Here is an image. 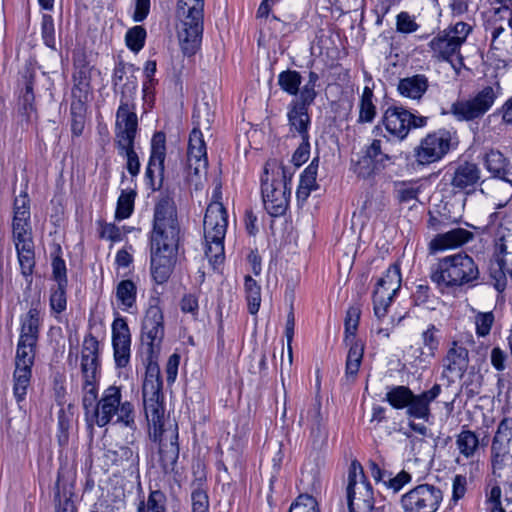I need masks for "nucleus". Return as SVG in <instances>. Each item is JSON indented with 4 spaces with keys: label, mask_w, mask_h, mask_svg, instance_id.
<instances>
[{
    "label": "nucleus",
    "mask_w": 512,
    "mask_h": 512,
    "mask_svg": "<svg viewBox=\"0 0 512 512\" xmlns=\"http://www.w3.org/2000/svg\"><path fill=\"white\" fill-rule=\"evenodd\" d=\"M397 31L401 33H412L418 30L419 25L416 23L414 16L408 12H401L396 19Z\"/></svg>",
    "instance_id": "61"
},
{
    "label": "nucleus",
    "mask_w": 512,
    "mask_h": 512,
    "mask_svg": "<svg viewBox=\"0 0 512 512\" xmlns=\"http://www.w3.org/2000/svg\"><path fill=\"white\" fill-rule=\"evenodd\" d=\"M306 419L310 425L311 437L314 444H323L327 437L328 432L326 430L323 417L321 414V403L316 400L310 409L307 411Z\"/></svg>",
    "instance_id": "33"
},
{
    "label": "nucleus",
    "mask_w": 512,
    "mask_h": 512,
    "mask_svg": "<svg viewBox=\"0 0 512 512\" xmlns=\"http://www.w3.org/2000/svg\"><path fill=\"white\" fill-rule=\"evenodd\" d=\"M500 90L499 84L486 86L472 98L454 102L450 107V113L459 121L480 118L493 106Z\"/></svg>",
    "instance_id": "11"
},
{
    "label": "nucleus",
    "mask_w": 512,
    "mask_h": 512,
    "mask_svg": "<svg viewBox=\"0 0 512 512\" xmlns=\"http://www.w3.org/2000/svg\"><path fill=\"white\" fill-rule=\"evenodd\" d=\"M432 57L451 63L454 69L463 65V58L460 55V48L457 41L448 37L445 32L439 33L429 42Z\"/></svg>",
    "instance_id": "23"
},
{
    "label": "nucleus",
    "mask_w": 512,
    "mask_h": 512,
    "mask_svg": "<svg viewBox=\"0 0 512 512\" xmlns=\"http://www.w3.org/2000/svg\"><path fill=\"white\" fill-rule=\"evenodd\" d=\"M291 173L277 160L267 161L261 179V192L266 211L273 217L283 215L290 198Z\"/></svg>",
    "instance_id": "4"
},
{
    "label": "nucleus",
    "mask_w": 512,
    "mask_h": 512,
    "mask_svg": "<svg viewBox=\"0 0 512 512\" xmlns=\"http://www.w3.org/2000/svg\"><path fill=\"white\" fill-rule=\"evenodd\" d=\"M224 238L205 239L207 244L205 255L214 268L224 260Z\"/></svg>",
    "instance_id": "50"
},
{
    "label": "nucleus",
    "mask_w": 512,
    "mask_h": 512,
    "mask_svg": "<svg viewBox=\"0 0 512 512\" xmlns=\"http://www.w3.org/2000/svg\"><path fill=\"white\" fill-rule=\"evenodd\" d=\"M86 103L71 102V131L74 136H80L85 126Z\"/></svg>",
    "instance_id": "48"
},
{
    "label": "nucleus",
    "mask_w": 512,
    "mask_h": 512,
    "mask_svg": "<svg viewBox=\"0 0 512 512\" xmlns=\"http://www.w3.org/2000/svg\"><path fill=\"white\" fill-rule=\"evenodd\" d=\"M469 365L468 350L453 342L443 359L444 370L456 377H462Z\"/></svg>",
    "instance_id": "28"
},
{
    "label": "nucleus",
    "mask_w": 512,
    "mask_h": 512,
    "mask_svg": "<svg viewBox=\"0 0 512 512\" xmlns=\"http://www.w3.org/2000/svg\"><path fill=\"white\" fill-rule=\"evenodd\" d=\"M428 118L415 115L403 106H389L382 116V124L386 131L398 140H404L411 129L427 125Z\"/></svg>",
    "instance_id": "13"
},
{
    "label": "nucleus",
    "mask_w": 512,
    "mask_h": 512,
    "mask_svg": "<svg viewBox=\"0 0 512 512\" xmlns=\"http://www.w3.org/2000/svg\"><path fill=\"white\" fill-rule=\"evenodd\" d=\"M192 512H210L209 497L201 488L194 489L191 493Z\"/></svg>",
    "instance_id": "59"
},
{
    "label": "nucleus",
    "mask_w": 512,
    "mask_h": 512,
    "mask_svg": "<svg viewBox=\"0 0 512 512\" xmlns=\"http://www.w3.org/2000/svg\"><path fill=\"white\" fill-rule=\"evenodd\" d=\"M480 179V170L476 164L463 163L459 165L452 177L451 185L459 190L473 187Z\"/></svg>",
    "instance_id": "34"
},
{
    "label": "nucleus",
    "mask_w": 512,
    "mask_h": 512,
    "mask_svg": "<svg viewBox=\"0 0 512 512\" xmlns=\"http://www.w3.org/2000/svg\"><path fill=\"white\" fill-rule=\"evenodd\" d=\"M41 34L44 44L47 47L56 50L54 21L50 15H44L42 18Z\"/></svg>",
    "instance_id": "57"
},
{
    "label": "nucleus",
    "mask_w": 512,
    "mask_h": 512,
    "mask_svg": "<svg viewBox=\"0 0 512 512\" xmlns=\"http://www.w3.org/2000/svg\"><path fill=\"white\" fill-rule=\"evenodd\" d=\"M382 170V168L365 153L354 165L353 171L362 178H368Z\"/></svg>",
    "instance_id": "52"
},
{
    "label": "nucleus",
    "mask_w": 512,
    "mask_h": 512,
    "mask_svg": "<svg viewBox=\"0 0 512 512\" xmlns=\"http://www.w3.org/2000/svg\"><path fill=\"white\" fill-rule=\"evenodd\" d=\"M12 233L21 272L24 277H29L35 266L31 225H12Z\"/></svg>",
    "instance_id": "17"
},
{
    "label": "nucleus",
    "mask_w": 512,
    "mask_h": 512,
    "mask_svg": "<svg viewBox=\"0 0 512 512\" xmlns=\"http://www.w3.org/2000/svg\"><path fill=\"white\" fill-rule=\"evenodd\" d=\"M214 110L209 101L203 99L194 107L193 119L195 127L209 129L213 122Z\"/></svg>",
    "instance_id": "42"
},
{
    "label": "nucleus",
    "mask_w": 512,
    "mask_h": 512,
    "mask_svg": "<svg viewBox=\"0 0 512 512\" xmlns=\"http://www.w3.org/2000/svg\"><path fill=\"white\" fill-rule=\"evenodd\" d=\"M134 192H125L122 191L121 195L118 198L117 208L115 216L119 220H123L128 218L133 212L134 207Z\"/></svg>",
    "instance_id": "54"
},
{
    "label": "nucleus",
    "mask_w": 512,
    "mask_h": 512,
    "mask_svg": "<svg viewBox=\"0 0 512 512\" xmlns=\"http://www.w3.org/2000/svg\"><path fill=\"white\" fill-rule=\"evenodd\" d=\"M494 315L492 312L479 313L475 317L476 333L478 336H486L490 333Z\"/></svg>",
    "instance_id": "63"
},
{
    "label": "nucleus",
    "mask_w": 512,
    "mask_h": 512,
    "mask_svg": "<svg viewBox=\"0 0 512 512\" xmlns=\"http://www.w3.org/2000/svg\"><path fill=\"white\" fill-rule=\"evenodd\" d=\"M165 142L166 137L163 132H156L152 137L151 155L146 170V174L149 177L153 176L155 170H157L159 173H162L164 170V160L166 151Z\"/></svg>",
    "instance_id": "32"
},
{
    "label": "nucleus",
    "mask_w": 512,
    "mask_h": 512,
    "mask_svg": "<svg viewBox=\"0 0 512 512\" xmlns=\"http://www.w3.org/2000/svg\"><path fill=\"white\" fill-rule=\"evenodd\" d=\"M289 132L293 137L309 138L310 116L308 107L290 102L287 107Z\"/></svg>",
    "instance_id": "26"
},
{
    "label": "nucleus",
    "mask_w": 512,
    "mask_h": 512,
    "mask_svg": "<svg viewBox=\"0 0 512 512\" xmlns=\"http://www.w3.org/2000/svg\"><path fill=\"white\" fill-rule=\"evenodd\" d=\"M91 73L88 65L78 67L73 74L72 102L87 103L91 93Z\"/></svg>",
    "instance_id": "31"
},
{
    "label": "nucleus",
    "mask_w": 512,
    "mask_h": 512,
    "mask_svg": "<svg viewBox=\"0 0 512 512\" xmlns=\"http://www.w3.org/2000/svg\"><path fill=\"white\" fill-rule=\"evenodd\" d=\"M373 89L365 86L359 102V117L360 123H371L376 116V106L373 103Z\"/></svg>",
    "instance_id": "40"
},
{
    "label": "nucleus",
    "mask_w": 512,
    "mask_h": 512,
    "mask_svg": "<svg viewBox=\"0 0 512 512\" xmlns=\"http://www.w3.org/2000/svg\"><path fill=\"white\" fill-rule=\"evenodd\" d=\"M472 31V26L465 22H457L455 25L448 27L443 32L452 38L454 41H457L459 47L466 41L469 33Z\"/></svg>",
    "instance_id": "56"
},
{
    "label": "nucleus",
    "mask_w": 512,
    "mask_h": 512,
    "mask_svg": "<svg viewBox=\"0 0 512 512\" xmlns=\"http://www.w3.org/2000/svg\"><path fill=\"white\" fill-rule=\"evenodd\" d=\"M66 288L67 285L56 284L55 287L51 288L50 294V307L51 310L55 313H62L66 310L67 307V298H66Z\"/></svg>",
    "instance_id": "53"
},
{
    "label": "nucleus",
    "mask_w": 512,
    "mask_h": 512,
    "mask_svg": "<svg viewBox=\"0 0 512 512\" xmlns=\"http://www.w3.org/2000/svg\"><path fill=\"white\" fill-rule=\"evenodd\" d=\"M315 87L316 85L305 83L301 89L299 88V97L292 100L291 102L297 103L301 106L309 107L317 96Z\"/></svg>",
    "instance_id": "64"
},
{
    "label": "nucleus",
    "mask_w": 512,
    "mask_h": 512,
    "mask_svg": "<svg viewBox=\"0 0 512 512\" xmlns=\"http://www.w3.org/2000/svg\"><path fill=\"white\" fill-rule=\"evenodd\" d=\"M401 283L400 267L397 264L390 265L385 274L379 278L373 293L374 315L378 320L386 316L388 308L401 288Z\"/></svg>",
    "instance_id": "14"
},
{
    "label": "nucleus",
    "mask_w": 512,
    "mask_h": 512,
    "mask_svg": "<svg viewBox=\"0 0 512 512\" xmlns=\"http://www.w3.org/2000/svg\"><path fill=\"white\" fill-rule=\"evenodd\" d=\"M441 392L442 386L437 383L419 394H414L407 386L398 385L388 390L385 400L394 409H406V415L409 418L427 422L431 417L430 405L440 396Z\"/></svg>",
    "instance_id": "5"
},
{
    "label": "nucleus",
    "mask_w": 512,
    "mask_h": 512,
    "mask_svg": "<svg viewBox=\"0 0 512 512\" xmlns=\"http://www.w3.org/2000/svg\"><path fill=\"white\" fill-rule=\"evenodd\" d=\"M137 287L132 280H122L116 287V298L124 311L130 312L136 304Z\"/></svg>",
    "instance_id": "38"
},
{
    "label": "nucleus",
    "mask_w": 512,
    "mask_h": 512,
    "mask_svg": "<svg viewBox=\"0 0 512 512\" xmlns=\"http://www.w3.org/2000/svg\"><path fill=\"white\" fill-rule=\"evenodd\" d=\"M289 512H319L318 503L308 494H300L291 504Z\"/></svg>",
    "instance_id": "55"
},
{
    "label": "nucleus",
    "mask_w": 512,
    "mask_h": 512,
    "mask_svg": "<svg viewBox=\"0 0 512 512\" xmlns=\"http://www.w3.org/2000/svg\"><path fill=\"white\" fill-rule=\"evenodd\" d=\"M318 158H314L300 176L299 184L316 189V176L318 170Z\"/></svg>",
    "instance_id": "62"
},
{
    "label": "nucleus",
    "mask_w": 512,
    "mask_h": 512,
    "mask_svg": "<svg viewBox=\"0 0 512 512\" xmlns=\"http://www.w3.org/2000/svg\"><path fill=\"white\" fill-rule=\"evenodd\" d=\"M442 491L430 484H421L401 497L404 512H436L442 501Z\"/></svg>",
    "instance_id": "15"
},
{
    "label": "nucleus",
    "mask_w": 512,
    "mask_h": 512,
    "mask_svg": "<svg viewBox=\"0 0 512 512\" xmlns=\"http://www.w3.org/2000/svg\"><path fill=\"white\" fill-rule=\"evenodd\" d=\"M133 69L132 65L119 61L113 70L112 84L114 91L120 94V109L127 100L128 110L135 113L134 96L137 90V78L128 72Z\"/></svg>",
    "instance_id": "18"
},
{
    "label": "nucleus",
    "mask_w": 512,
    "mask_h": 512,
    "mask_svg": "<svg viewBox=\"0 0 512 512\" xmlns=\"http://www.w3.org/2000/svg\"><path fill=\"white\" fill-rule=\"evenodd\" d=\"M361 311L359 307L351 306L346 312L344 321L345 337L344 342L358 341L356 339V332L359 325Z\"/></svg>",
    "instance_id": "49"
},
{
    "label": "nucleus",
    "mask_w": 512,
    "mask_h": 512,
    "mask_svg": "<svg viewBox=\"0 0 512 512\" xmlns=\"http://www.w3.org/2000/svg\"><path fill=\"white\" fill-rule=\"evenodd\" d=\"M451 134L440 129L422 139L416 149V158L420 164H430L440 160L450 149Z\"/></svg>",
    "instance_id": "16"
},
{
    "label": "nucleus",
    "mask_w": 512,
    "mask_h": 512,
    "mask_svg": "<svg viewBox=\"0 0 512 512\" xmlns=\"http://www.w3.org/2000/svg\"><path fill=\"white\" fill-rule=\"evenodd\" d=\"M127 100L116 112L115 123V145L118 154L126 157V168L132 176H136L140 171V162L137 153L134 150V142L138 129V118L136 113L128 110Z\"/></svg>",
    "instance_id": "8"
},
{
    "label": "nucleus",
    "mask_w": 512,
    "mask_h": 512,
    "mask_svg": "<svg viewBox=\"0 0 512 512\" xmlns=\"http://www.w3.org/2000/svg\"><path fill=\"white\" fill-rule=\"evenodd\" d=\"M52 276L57 284H68L66 264L59 255H55L52 259Z\"/></svg>",
    "instance_id": "60"
},
{
    "label": "nucleus",
    "mask_w": 512,
    "mask_h": 512,
    "mask_svg": "<svg viewBox=\"0 0 512 512\" xmlns=\"http://www.w3.org/2000/svg\"><path fill=\"white\" fill-rule=\"evenodd\" d=\"M183 238L177 207L170 195H161L154 206L150 232V270L157 284L166 283L175 266Z\"/></svg>",
    "instance_id": "1"
},
{
    "label": "nucleus",
    "mask_w": 512,
    "mask_h": 512,
    "mask_svg": "<svg viewBox=\"0 0 512 512\" xmlns=\"http://www.w3.org/2000/svg\"><path fill=\"white\" fill-rule=\"evenodd\" d=\"M12 225H30V199L26 191L15 197Z\"/></svg>",
    "instance_id": "39"
},
{
    "label": "nucleus",
    "mask_w": 512,
    "mask_h": 512,
    "mask_svg": "<svg viewBox=\"0 0 512 512\" xmlns=\"http://www.w3.org/2000/svg\"><path fill=\"white\" fill-rule=\"evenodd\" d=\"M245 292L248 302V311L254 315L259 311L261 304V288L251 276H245Z\"/></svg>",
    "instance_id": "44"
},
{
    "label": "nucleus",
    "mask_w": 512,
    "mask_h": 512,
    "mask_svg": "<svg viewBox=\"0 0 512 512\" xmlns=\"http://www.w3.org/2000/svg\"><path fill=\"white\" fill-rule=\"evenodd\" d=\"M495 242L494 262L491 275L495 278V288L503 291L506 287V275H512V234L502 241Z\"/></svg>",
    "instance_id": "19"
},
{
    "label": "nucleus",
    "mask_w": 512,
    "mask_h": 512,
    "mask_svg": "<svg viewBox=\"0 0 512 512\" xmlns=\"http://www.w3.org/2000/svg\"><path fill=\"white\" fill-rule=\"evenodd\" d=\"M180 19L178 38L183 53L194 55L200 47L203 34L204 0H178Z\"/></svg>",
    "instance_id": "6"
},
{
    "label": "nucleus",
    "mask_w": 512,
    "mask_h": 512,
    "mask_svg": "<svg viewBox=\"0 0 512 512\" xmlns=\"http://www.w3.org/2000/svg\"><path fill=\"white\" fill-rule=\"evenodd\" d=\"M456 447L460 455L466 459H471L479 450L480 440L475 432L469 429H462L456 436Z\"/></svg>",
    "instance_id": "37"
},
{
    "label": "nucleus",
    "mask_w": 512,
    "mask_h": 512,
    "mask_svg": "<svg viewBox=\"0 0 512 512\" xmlns=\"http://www.w3.org/2000/svg\"><path fill=\"white\" fill-rule=\"evenodd\" d=\"M227 212L220 201H211L204 216L205 239H219L225 237L227 230Z\"/></svg>",
    "instance_id": "21"
},
{
    "label": "nucleus",
    "mask_w": 512,
    "mask_h": 512,
    "mask_svg": "<svg viewBox=\"0 0 512 512\" xmlns=\"http://www.w3.org/2000/svg\"><path fill=\"white\" fill-rule=\"evenodd\" d=\"M302 83L301 74L296 70H285L278 75V85L289 95L296 96Z\"/></svg>",
    "instance_id": "43"
},
{
    "label": "nucleus",
    "mask_w": 512,
    "mask_h": 512,
    "mask_svg": "<svg viewBox=\"0 0 512 512\" xmlns=\"http://www.w3.org/2000/svg\"><path fill=\"white\" fill-rule=\"evenodd\" d=\"M439 329L430 324L426 330L421 333V347L419 358L421 361H429L434 358L439 349L440 339L438 336Z\"/></svg>",
    "instance_id": "35"
},
{
    "label": "nucleus",
    "mask_w": 512,
    "mask_h": 512,
    "mask_svg": "<svg viewBox=\"0 0 512 512\" xmlns=\"http://www.w3.org/2000/svg\"><path fill=\"white\" fill-rule=\"evenodd\" d=\"M480 277L474 259L463 252L439 259L431 268L430 278L438 288L474 286Z\"/></svg>",
    "instance_id": "3"
},
{
    "label": "nucleus",
    "mask_w": 512,
    "mask_h": 512,
    "mask_svg": "<svg viewBox=\"0 0 512 512\" xmlns=\"http://www.w3.org/2000/svg\"><path fill=\"white\" fill-rule=\"evenodd\" d=\"M510 448L491 446V469L493 475L502 476V471L511 461Z\"/></svg>",
    "instance_id": "47"
},
{
    "label": "nucleus",
    "mask_w": 512,
    "mask_h": 512,
    "mask_svg": "<svg viewBox=\"0 0 512 512\" xmlns=\"http://www.w3.org/2000/svg\"><path fill=\"white\" fill-rule=\"evenodd\" d=\"M146 35L147 33L143 26L130 28L125 35L127 47L134 52L140 51L144 47Z\"/></svg>",
    "instance_id": "51"
},
{
    "label": "nucleus",
    "mask_w": 512,
    "mask_h": 512,
    "mask_svg": "<svg viewBox=\"0 0 512 512\" xmlns=\"http://www.w3.org/2000/svg\"><path fill=\"white\" fill-rule=\"evenodd\" d=\"M429 87L428 78L424 74H415L401 78L397 85V91L405 98L420 100Z\"/></svg>",
    "instance_id": "30"
},
{
    "label": "nucleus",
    "mask_w": 512,
    "mask_h": 512,
    "mask_svg": "<svg viewBox=\"0 0 512 512\" xmlns=\"http://www.w3.org/2000/svg\"><path fill=\"white\" fill-rule=\"evenodd\" d=\"M164 337V318L158 304H150L146 310L141 328V349L146 355L148 366L157 365Z\"/></svg>",
    "instance_id": "9"
},
{
    "label": "nucleus",
    "mask_w": 512,
    "mask_h": 512,
    "mask_svg": "<svg viewBox=\"0 0 512 512\" xmlns=\"http://www.w3.org/2000/svg\"><path fill=\"white\" fill-rule=\"evenodd\" d=\"M349 346V351L346 359V375L355 377L359 371L363 353L364 345L360 341L345 342Z\"/></svg>",
    "instance_id": "41"
},
{
    "label": "nucleus",
    "mask_w": 512,
    "mask_h": 512,
    "mask_svg": "<svg viewBox=\"0 0 512 512\" xmlns=\"http://www.w3.org/2000/svg\"><path fill=\"white\" fill-rule=\"evenodd\" d=\"M145 416L149 425V436L156 440L167 431L164 425V404L162 393V380L158 365L147 367L145 380L142 387Z\"/></svg>",
    "instance_id": "7"
},
{
    "label": "nucleus",
    "mask_w": 512,
    "mask_h": 512,
    "mask_svg": "<svg viewBox=\"0 0 512 512\" xmlns=\"http://www.w3.org/2000/svg\"><path fill=\"white\" fill-rule=\"evenodd\" d=\"M37 343L18 341L14 359L13 394L17 402L25 399L27 388L32 377V367L35 362Z\"/></svg>",
    "instance_id": "12"
},
{
    "label": "nucleus",
    "mask_w": 512,
    "mask_h": 512,
    "mask_svg": "<svg viewBox=\"0 0 512 512\" xmlns=\"http://www.w3.org/2000/svg\"><path fill=\"white\" fill-rule=\"evenodd\" d=\"M41 313L37 306H31L26 314L20 317V334L18 341L38 343Z\"/></svg>",
    "instance_id": "29"
},
{
    "label": "nucleus",
    "mask_w": 512,
    "mask_h": 512,
    "mask_svg": "<svg viewBox=\"0 0 512 512\" xmlns=\"http://www.w3.org/2000/svg\"><path fill=\"white\" fill-rule=\"evenodd\" d=\"M187 158L188 168L193 174L200 175L206 173L208 159L201 128L194 127L190 133Z\"/></svg>",
    "instance_id": "22"
},
{
    "label": "nucleus",
    "mask_w": 512,
    "mask_h": 512,
    "mask_svg": "<svg viewBox=\"0 0 512 512\" xmlns=\"http://www.w3.org/2000/svg\"><path fill=\"white\" fill-rule=\"evenodd\" d=\"M156 441L159 442V457L162 469L165 473L173 471L179 457L177 426L165 431Z\"/></svg>",
    "instance_id": "24"
},
{
    "label": "nucleus",
    "mask_w": 512,
    "mask_h": 512,
    "mask_svg": "<svg viewBox=\"0 0 512 512\" xmlns=\"http://www.w3.org/2000/svg\"><path fill=\"white\" fill-rule=\"evenodd\" d=\"M473 238V233L464 228H454L445 233L436 235L430 242L429 247L432 251H442L454 249L469 242Z\"/></svg>",
    "instance_id": "25"
},
{
    "label": "nucleus",
    "mask_w": 512,
    "mask_h": 512,
    "mask_svg": "<svg viewBox=\"0 0 512 512\" xmlns=\"http://www.w3.org/2000/svg\"><path fill=\"white\" fill-rule=\"evenodd\" d=\"M112 345L116 366L126 367L130 360L131 333L122 317L115 318L112 323Z\"/></svg>",
    "instance_id": "20"
},
{
    "label": "nucleus",
    "mask_w": 512,
    "mask_h": 512,
    "mask_svg": "<svg viewBox=\"0 0 512 512\" xmlns=\"http://www.w3.org/2000/svg\"><path fill=\"white\" fill-rule=\"evenodd\" d=\"M167 498L161 490L150 491L147 501H142L138 506V512H166Z\"/></svg>",
    "instance_id": "45"
},
{
    "label": "nucleus",
    "mask_w": 512,
    "mask_h": 512,
    "mask_svg": "<svg viewBox=\"0 0 512 512\" xmlns=\"http://www.w3.org/2000/svg\"><path fill=\"white\" fill-rule=\"evenodd\" d=\"M365 153L368 157H371L376 164L382 169L386 166V162L391 160V157L382 150L381 140H373L372 143L367 147Z\"/></svg>",
    "instance_id": "58"
},
{
    "label": "nucleus",
    "mask_w": 512,
    "mask_h": 512,
    "mask_svg": "<svg viewBox=\"0 0 512 512\" xmlns=\"http://www.w3.org/2000/svg\"><path fill=\"white\" fill-rule=\"evenodd\" d=\"M346 493L349 512H380L374 507L372 486L356 461L352 462L349 469Z\"/></svg>",
    "instance_id": "10"
},
{
    "label": "nucleus",
    "mask_w": 512,
    "mask_h": 512,
    "mask_svg": "<svg viewBox=\"0 0 512 512\" xmlns=\"http://www.w3.org/2000/svg\"><path fill=\"white\" fill-rule=\"evenodd\" d=\"M107 457L114 465L120 466L123 469L133 471L137 469L139 465L138 453L128 446H120L115 450H109Z\"/></svg>",
    "instance_id": "36"
},
{
    "label": "nucleus",
    "mask_w": 512,
    "mask_h": 512,
    "mask_svg": "<svg viewBox=\"0 0 512 512\" xmlns=\"http://www.w3.org/2000/svg\"><path fill=\"white\" fill-rule=\"evenodd\" d=\"M484 165L493 177L509 183L512 190V164L503 153L491 149L484 156Z\"/></svg>",
    "instance_id": "27"
},
{
    "label": "nucleus",
    "mask_w": 512,
    "mask_h": 512,
    "mask_svg": "<svg viewBox=\"0 0 512 512\" xmlns=\"http://www.w3.org/2000/svg\"><path fill=\"white\" fill-rule=\"evenodd\" d=\"M512 440V418L505 417L498 424L491 446L510 448Z\"/></svg>",
    "instance_id": "46"
},
{
    "label": "nucleus",
    "mask_w": 512,
    "mask_h": 512,
    "mask_svg": "<svg viewBox=\"0 0 512 512\" xmlns=\"http://www.w3.org/2000/svg\"><path fill=\"white\" fill-rule=\"evenodd\" d=\"M82 406L86 415L92 412V418L98 427L108 425L116 416L115 423L135 429L134 407L129 401L122 402L121 388L109 386L98 400L96 379H83Z\"/></svg>",
    "instance_id": "2"
}]
</instances>
